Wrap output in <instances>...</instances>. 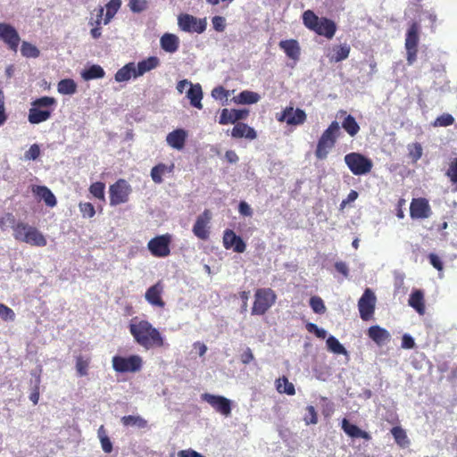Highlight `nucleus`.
I'll list each match as a JSON object with an SVG mask.
<instances>
[{
	"mask_svg": "<svg viewBox=\"0 0 457 457\" xmlns=\"http://www.w3.org/2000/svg\"><path fill=\"white\" fill-rule=\"evenodd\" d=\"M129 330L134 341L145 350L162 347L164 345L163 337L148 320L137 317L132 318L129 324Z\"/></svg>",
	"mask_w": 457,
	"mask_h": 457,
	"instance_id": "obj_1",
	"label": "nucleus"
},
{
	"mask_svg": "<svg viewBox=\"0 0 457 457\" xmlns=\"http://www.w3.org/2000/svg\"><path fill=\"white\" fill-rule=\"evenodd\" d=\"M303 22L306 28L327 38H332L336 33L337 27L333 21L325 17L319 18L312 10L303 13Z\"/></svg>",
	"mask_w": 457,
	"mask_h": 457,
	"instance_id": "obj_2",
	"label": "nucleus"
},
{
	"mask_svg": "<svg viewBox=\"0 0 457 457\" xmlns=\"http://www.w3.org/2000/svg\"><path fill=\"white\" fill-rule=\"evenodd\" d=\"M12 235L17 241L32 246L43 247L47 244L46 238L37 228L23 221L17 223L15 233Z\"/></svg>",
	"mask_w": 457,
	"mask_h": 457,
	"instance_id": "obj_3",
	"label": "nucleus"
},
{
	"mask_svg": "<svg viewBox=\"0 0 457 457\" xmlns=\"http://www.w3.org/2000/svg\"><path fill=\"white\" fill-rule=\"evenodd\" d=\"M340 131V126L337 121H333L320 137L315 151L316 157L323 160L328 156L330 149L335 145L337 137Z\"/></svg>",
	"mask_w": 457,
	"mask_h": 457,
	"instance_id": "obj_4",
	"label": "nucleus"
},
{
	"mask_svg": "<svg viewBox=\"0 0 457 457\" xmlns=\"http://www.w3.org/2000/svg\"><path fill=\"white\" fill-rule=\"evenodd\" d=\"M345 162L356 176L369 173L373 166L370 159L359 153H350L345 156Z\"/></svg>",
	"mask_w": 457,
	"mask_h": 457,
	"instance_id": "obj_5",
	"label": "nucleus"
},
{
	"mask_svg": "<svg viewBox=\"0 0 457 457\" xmlns=\"http://www.w3.org/2000/svg\"><path fill=\"white\" fill-rule=\"evenodd\" d=\"M420 31V28L417 22H412L406 31L404 45L407 53L406 59L409 65L413 64L417 58Z\"/></svg>",
	"mask_w": 457,
	"mask_h": 457,
	"instance_id": "obj_6",
	"label": "nucleus"
},
{
	"mask_svg": "<svg viewBox=\"0 0 457 457\" xmlns=\"http://www.w3.org/2000/svg\"><path fill=\"white\" fill-rule=\"evenodd\" d=\"M254 296L253 315H263L276 301V295L270 288H260L255 292Z\"/></svg>",
	"mask_w": 457,
	"mask_h": 457,
	"instance_id": "obj_7",
	"label": "nucleus"
},
{
	"mask_svg": "<svg viewBox=\"0 0 457 457\" xmlns=\"http://www.w3.org/2000/svg\"><path fill=\"white\" fill-rule=\"evenodd\" d=\"M112 362L113 370L120 373L137 372L143 365L142 358L137 354L129 357L116 355L112 357Z\"/></svg>",
	"mask_w": 457,
	"mask_h": 457,
	"instance_id": "obj_8",
	"label": "nucleus"
},
{
	"mask_svg": "<svg viewBox=\"0 0 457 457\" xmlns=\"http://www.w3.org/2000/svg\"><path fill=\"white\" fill-rule=\"evenodd\" d=\"M179 28L188 33L201 34L206 29V19H199L187 13H181L178 16Z\"/></svg>",
	"mask_w": 457,
	"mask_h": 457,
	"instance_id": "obj_9",
	"label": "nucleus"
},
{
	"mask_svg": "<svg viewBox=\"0 0 457 457\" xmlns=\"http://www.w3.org/2000/svg\"><path fill=\"white\" fill-rule=\"evenodd\" d=\"M131 191L130 185L125 179H119L110 186V204L116 206L128 202Z\"/></svg>",
	"mask_w": 457,
	"mask_h": 457,
	"instance_id": "obj_10",
	"label": "nucleus"
},
{
	"mask_svg": "<svg viewBox=\"0 0 457 457\" xmlns=\"http://www.w3.org/2000/svg\"><path fill=\"white\" fill-rule=\"evenodd\" d=\"M201 398L223 416L228 417L231 414V401L225 396L204 393Z\"/></svg>",
	"mask_w": 457,
	"mask_h": 457,
	"instance_id": "obj_11",
	"label": "nucleus"
},
{
	"mask_svg": "<svg viewBox=\"0 0 457 457\" xmlns=\"http://www.w3.org/2000/svg\"><path fill=\"white\" fill-rule=\"evenodd\" d=\"M170 236L162 235L157 236L152 238L148 244L147 247L150 253L155 257H166L170 254Z\"/></svg>",
	"mask_w": 457,
	"mask_h": 457,
	"instance_id": "obj_12",
	"label": "nucleus"
},
{
	"mask_svg": "<svg viewBox=\"0 0 457 457\" xmlns=\"http://www.w3.org/2000/svg\"><path fill=\"white\" fill-rule=\"evenodd\" d=\"M375 304L376 296L374 293L370 288H366L358 302L360 316L363 320H370V317L373 315Z\"/></svg>",
	"mask_w": 457,
	"mask_h": 457,
	"instance_id": "obj_13",
	"label": "nucleus"
},
{
	"mask_svg": "<svg viewBox=\"0 0 457 457\" xmlns=\"http://www.w3.org/2000/svg\"><path fill=\"white\" fill-rule=\"evenodd\" d=\"M278 120L293 126L302 125L306 120V113L300 108L294 109L292 106H288L278 116Z\"/></svg>",
	"mask_w": 457,
	"mask_h": 457,
	"instance_id": "obj_14",
	"label": "nucleus"
},
{
	"mask_svg": "<svg viewBox=\"0 0 457 457\" xmlns=\"http://www.w3.org/2000/svg\"><path fill=\"white\" fill-rule=\"evenodd\" d=\"M0 39L8 45L11 50L17 51L21 38L14 27L8 23L1 22Z\"/></svg>",
	"mask_w": 457,
	"mask_h": 457,
	"instance_id": "obj_15",
	"label": "nucleus"
},
{
	"mask_svg": "<svg viewBox=\"0 0 457 457\" xmlns=\"http://www.w3.org/2000/svg\"><path fill=\"white\" fill-rule=\"evenodd\" d=\"M248 110L246 109H222L219 118V123L221 125L237 124L240 120H245L248 116Z\"/></svg>",
	"mask_w": 457,
	"mask_h": 457,
	"instance_id": "obj_16",
	"label": "nucleus"
},
{
	"mask_svg": "<svg viewBox=\"0 0 457 457\" xmlns=\"http://www.w3.org/2000/svg\"><path fill=\"white\" fill-rule=\"evenodd\" d=\"M222 241L226 249H233L234 252L238 253H244L245 251V243L231 229H226L224 231Z\"/></svg>",
	"mask_w": 457,
	"mask_h": 457,
	"instance_id": "obj_17",
	"label": "nucleus"
},
{
	"mask_svg": "<svg viewBox=\"0 0 457 457\" xmlns=\"http://www.w3.org/2000/svg\"><path fill=\"white\" fill-rule=\"evenodd\" d=\"M164 287L161 281H158L154 285L151 286L145 294V301L152 306L163 308L165 305L164 301L162 298Z\"/></svg>",
	"mask_w": 457,
	"mask_h": 457,
	"instance_id": "obj_18",
	"label": "nucleus"
},
{
	"mask_svg": "<svg viewBox=\"0 0 457 457\" xmlns=\"http://www.w3.org/2000/svg\"><path fill=\"white\" fill-rule=\"evenodd\" d=\"M430 206L425 198L413 199L410 206V213L413 219H426L430 216Z\"/></svg>",
	"mask_w": 457,
	"mask_h": 457,
	"instance_id": "obj_19",
	"label": "nucleus"
},
{
	"mask_svg": "<svg viewBox=\"0 0 457 457\" xmlns=\"http://www.w3.org/2000/svg\"><path fill=\"white\" fill-rule=\"evenodd\" d=\"M211 220V213L208 210H205L201 215H199L193 226V233L195 237L200 239L205 240L209 237V231L207 225Z\"/></svg>",
	"mask_w": 457,
	"mask_h": 457,
	"instance_id": "obj_20",
	"label": "nucleus"
},
{
	"mask_svg": "<svg viewBox=\"0 0 457 457\" xmlns=\"http://www.w3.org/2000/svg\"><path fill=\"white\" fill-rule=\"evenodd\" d=\"M187 136L184 129H176L166 136V142L171 148L180 151L185 146Z\"/></svg>",
	"mask_w": 457,
	"mask_h": 457,
	"instance_id": "obj_21",
	"label": "nucleus"
},
{
	"mask_svg": "<svg viewBox=\"0 0 457 457\" xmlns=\"http://www.w3.org/2000/svg\"><path fill=\"white\" fill-rule=\"evenodd\" d=\"M367 334L369 337L379 346L386 345L391 339L390 333L378 325L371 326L368 329Z\"/></svg>",
	"mask_w": 457,
	"mask_h": 457,
	"instance_id": "obj_22",
	"label": "nucleus"
},
{
	"mask_svg": "<svg viewBox=\"0 0 457 457\" xmlns=\"http://www.w3.org/2000/svg\"><path fill=\"white\" fill-rule=\"evenodd\" d=\"M278 46L284 51V53L288 58L294 61L299 60L301 54V48L299 43L296 40H281Z\"/></svg>",
	"mask_w": 457,
	"mask_h": 457,
	"instance_id": "obj_23",
	"label": "nucleus"
},
{
	"mask_svg": "<svg viewBox=\"0 0 457 457\" xmlns=\"http://www.w3.org/2000/svg\"><path fill=\"white\" fill-rule=\"evenodd\" d=\"M231 137L235 138L245 137L249 140H253L257 137L255 129L245 123H237L231 130Z\"/></svg>",
	"mask_w": 457,
	"mask_h": 457,
	"instance_id": "obj_24",
	"label": "nucleus"
},
{
	"mask_svg": "<svg viewBox=\"0 0 457 457\" xmlns=\"http://www.w3.org/2000/svg\"><path fill=\"white\" fill-rule=\"evenodd\" d=\"M162 49L169 54H174L179 47V38L172 33H164L160 38Z\"/></svg>",
	"mask_w": 457,
	"mask_h": 457,
	"instance_id": "obj_25",
	"label": "nucleus"
},
{
	"mask_svg": "<svg viewBox=\"0 0 457 457\" xmlns=\"http://www.w3.org/2000/svg\"><path fill=\"white\" fill-rule=\"evenodd\" d=\"M159 63L160 61L156 56H150L140 61L137 66L135 65V78L143 76L145 72L155 69L158 67Z\"/></svg>",
	"mask_w": 457,
	"mask_h": 457,
	"instance_id": "obj_26",
	"label": "nucleus"
},
{
	"mask_svg": "<svg viewBox=\"0 0 457 457\" xmlns=\"http://www.w3.org/2000/svg\"><path fill=\"white\" fill-rule=\"evenodd\" d=\"M32 192L40 200H43L47 206L54 207L56 205V198L49 188L45 186H33Z\"/></svg>",
	"mask_w": 457,
	"mask_h": 457,
	"instance_id": "obj_27",
	"label": "nucleus"
},
{
	"mask_svg": "<svg viewBox=\"0 0 457 457\" xmlns=\"http://www.w3.org/2000/svg\"><path fill=\"white\" fill-rule=\"evenodd\" d=\"M342 429L350 437L363 438L365 440L370 439V436L366 431H363L356 425L350 423L346 419L342 420Z\"/></svg>",
	"mask_w": 457,
	"mask_h": 457,
	"instance_id": "obj_28",
	"label": "nucleus"
},
{
	"mask_svg": "<svg viewBox=\"0 0 457 457\" xmlns=\"http://www.w3.org/2000/svg\"><path fill=\"white\" fill-rule=\"evenodd\" d=\"M408 303L420 315L425 313L424 294L420 289H415L411 292Z\"/></svg>",
	"mask_w": 457,
	"mask_h": 457,
	"instance_id": "obj_29",
	"label": "nucleus"
},
{
	"mask_svg": "<svg viewBox=\"0 0 457 457\" xmlns=\"http://www.w3.org/2000/svg\"><path fill=\"white\" fill-rule=\"evenodd\" d=\"M187 96L190 100V104L197 108L202 109V99H203V90L200 84H192L190 85L189 89L187 92Z\"/></svg>",
	"mask_w": 457,
	"mask_h": 457,
	"instance_id": "obj_30",
	"label": "nucleus"
},
{
	"mask_svg": "<svg viewBox=\"0 0 457 457\" xmlns=\"http://www.w3.org/2000/svg\"><path fill=\"white\" fill-rule=\"evenodd\" d=\"M174 170V164L166 165L164 163H159L152 168L151 170V178L153 181L156 184H161L163 179L162 176L166 174H170Z\"/></svg>",
	"mask_w": 457,
	"mask_h": 457,
	"instance_id": "obj_31",
	"label": "nucleus"
},
{
	"mask_svg": "<svg viewBox=\"0 0 457 457\" xmlns=\"http://www.w3.org/2000/svg\"><path fill=\"white\" fill-rule=\"evenodd\" d=\"M51 116V112L48 110H41L37 107L32 106L29 112L28 120L31 124H38L47 120Z\"/></svg>",
	"mask_w": 457,
	"mask_h": 457,
	"instance_id": "obj_32",
	"label": "nucleus"
},
{
	"mask_svg": "<svg viewBox=\"0 0 457 457\" xmlns=\"http://www.w3.org/2000/svg\"><path fill=\"white\" fill-rule=\"evenodd\" d=\"M105 75L104 69L97 64H93L81 71V77L84 80H92L102 79Z\"/></svg>",
	"mask_w": 457,
	"mask_h": 457,
	"instance_id": "obj_33",
	"label": "nucleus"
},
{
	"mask_svg": "<svg viewBox=\"0 0 457 457\" xmlns=\"http://www.w3.org/2000/svg\"><path fill=\"white\" fill-rule=\"evenodd\" d=\"M260 96L253 91L245 90L238 94L235 98V103L238 104H253L259 102Z\"/></svg>",
	"mask_w": 457,
	"mask_h": 457,
	"instance_id": "obj_34",
	"label": "nucleus"
},
{
	"mask_svg": "<svg viewBox=\"0 0 457 457\" xmlns=\"http://www.w3.org/2000/svg\"><path fill=\"white\" fill-rule=\"evenodd\" d=\"M131 77L135 78V63L129 62L120 69L115 74L117 82L128 81Z\"/></svg>",
	"mask_w": 457,
	"mask_h": 457,
	"instance_id": "obj_35",
	"label": "nucleus"
},
{
	"mask_svg": "<svg viewBox=\"0 0 457 457\" xmlns=\"http://www.w3.org/2000/svg\"><path fill=\"white\" fill-rule=\"evenodd\" d=\"M121 6V0H110L106 5V12L104 18V24L107 25L113 19L117 12L120 10Z\"/></svg>",
	"mask_w": 457,
	"mask_h": 457,
	"instance_id": "obj_36",
	"label": "nucleus"
},
{
	"mask_svg": "<svg viewBox=\"0 0 457 457\" xmlns=\"http://www.w3.org/2000/svg\"><path fill=\"white\" fill-rule=\"evenodd\" d=\"M391 434L395 441L400 447L405 448L409 446L410 440L408 439L405 430L403 429L401 427H394L391 429Z\"/></svg>",
	"mask_w": 457,
	"mask_h": 457,
	"instance_id": "obj_37",
	"label": "nucleus"
},
{
	"mask_svg": "<svg viewBox=\"0 0 457 457\" xmlns=\"http://www.w3.org/2000/svg\"><path fill=\"white\" fill-rule=\"evenodd\" d=\"M97 437L100 441L102 450L105 453H110L112 451V443L108 436L107 431L104 427L102 425L99 427L97 430Z\"/></svg>",
	"mask_w": 457,
	"mask_h": 457,
	"instance_id": "obj_38",
	"label": "nucleus"
},
{
	"mask_svg": "<svg viewBox=\"0 0 457 457\" xmlns=\"http://www.w3.org/2000/svg\"><path fill=\"white\" fill-rule=\"evenodd\" d=\"M276 388L278 393L286 394L287 395H294L295 394V386L289 382L287 378L282 377L276 380Z\"/></svg>",
	"mask_w": 457,
	"mask_h": 457,
	"instance_id": "obj_39",
	"label": "nucleus"
},
{
	"mask_svg": "<svg viewBox=\"0 0 457 457\" xmlns=\"http://www.w3.org/2000/svg\"><path fill=\"white\" fill-rule=\"evenodd\" d=\"M334 54L330 57L331 61L339 62L348 58L350 54V46L343 44L333 48Z\"/></svg>",
	"mask_w": 457,
	"mask_h": 457,
	"instance_id": "obj_40",
	"label": "nucleus"
},
{
	"mask_svg": "<svg viewBox=\"0 0 457 457\" xmlns=\"http://www.w3.org/2000/svg\"><path fill=\"white\" fill-rule=\"evenodd\" d=\"M121 423L126 427H137L143 428L146 426L147 422L140 416L128 415L121 418Z\"/></svg>",
	"mask_w": 457,
	"mask_h": 457,
	"instance_id": "obj_41",
	"label": "nucleus"
},
{
	"mask_svg": "<svg viewBox=\"0 0 457 457\" xmlns=\"http://www.w3.org/2000/svg\"><path fill=\"white\" fill-rule=\"evenodd\" d=\"M326 344H327L328 349L331 353H336V354H347L346 349L334 336H329L327 338Z\"/></svg>",
	"mask_w": 457,
	"mask_h": 457,
	"instance_id": "obj_42",
	"label": "nucleus"
},
{
	"mask_svg": "<svg viewBox=\"0 0 457 457\" xmlns=\"http://www.w3.org/2000/svg\"><path fill=\"white\" fill-rule=\"evenodd\" d=\"M77 85L73 79H65L58 83V92L62 95H73L76 92Z\"/></svg>",
	"mask_w": 457,
	"mask_h": 457,
	"instance_id": "obj_43",
	"label": "nucleus"
},
{
	"mask_svg": "<svg viewBox=\"0 0 457 457\" xmlns=\"http://www.w3.org/2000/svg\"><path fill=\"white\" fill-rule=\"evenodd\" d=\"M342 127L351 137H354L360 130L358 123L352 115H347L345 118Z\"/></svg>",
	"mask_w": 457,
	"mask_h": 457,
	"instance_id": "obj_44",
	"label": "nucleus"
},
{
	"mask_svg": "<svg viewBox=\"0 0 457 457\" xmlns=\"http://www.w3.org/2000/svg\"><path fill=\"white\" fill-rule=\"evenodd\" d=\"M19 221L16 220L15 217L12 213H5L0 217V228L4 231L9 228H12L15 233V227Z\"/></svg>",
	"mask_w": 457,
	"mask_h": 457,
	"instance_id": "obj_45",
	"label": "nucleus"
},
{
	"mask_svg": "<svg viewBox=\"0 0 457 457\" xmlns=\"http://www.w3.org/2000/svg\"><path fill=\"white\" fill-rule=\"evenodd\" d=\"M408 155L412 162L419 161L423 154V148L420 143H412L407 145Z\"/></svg>",
	"mask_w": 457,
	"mask_h": 457,
	"instance_id": "obj_46",
	"label": "nucleus"
},
{
	"mask_svg": "<svg viewBox=\"0 0 457 457\" xmlns=\"http://www.w3.org/2000/svg\"><path fill=\"white\" fill-rule=\"evenodd\" d=\"M23 56L29 58H36L39 55V50L30 43L23 42L21 48Z\"/></svg>",
	"mask_w": 457,
	"mask_h": 457,
	"instance_id": "obj_47",
	"label": "nucleus"
},
{
	"mask_svg": "<svg viewBox=\"0 0 457 457\" xmlns=\"http://www.w3.org/2000/svg\"><path fill=\"white\" fill-rule=\"evenodd\" d=\"M310 306L315 313L322 314L326 312V306L323 300L319 296H312Z\"/></svg>",
	"mask_w": 457,
	"mask_h": 457,
	"instance_id": "obj_48",
	"label": "nucleus"
},
{
	"mask_svg": "<svg viewBox=\"0 0 457 457\" xmlns=\"http://www.w3.org/2000/svg\"><path fill=\"white\" fill-rule=\"evenodd\" d=\"M128 5L132 12L139 13L147 9L148 1L147 0H129Z\"/></svg>",
	"mask_w": 457,
	"mask_h": 457,
	"instance_id": "obj_49",
	"label": "nucleus"
},
{
	"mask_svg": "<svg viewBox=\"0 0 457 457\" xmlns=\"http://www.w3.org/2000/svg\"><path fill=\"white\" fill-rule=\"evenodd\" d=\"M105 185L103 182H95L89 187V192L96 198L104 200Z\"/></svg>",
	"mask_w": 457,
	"mask_h": 457,
	"instance_id": "obj_50",
	"label": "nucleus"
},
{
	"mask_svg": "<svg viewBox=\"0 0 457 457\" xmlns=\"http://www.w3.org/2000/svg\"><path fill=\"white\" fill-rule=\"evenodd\" d=\"M454 122V118L449 113H444L437 117L433 122L434 127H447Z\"/></svg>",
	"mask_w": 457,
	"mask_h": 457,
	"instance_id": "obj_51",
	"label": "nucleus"
},
{
	"mask_svg": "<svg viewBox=\"0 0 457 457\" xmlns=\"http://www.w3.org/2000/svg\"><path fill=\"white\" fill-rule=\"evenodd\" d=\"M0 319L4 321H13L15 313L11 308L0 303Z\"/></svg>",
	"mask_w": 457,
	"mask_h": 457,
	"instance_id": "obj_52",
	"label": "nucleus"
},
{
	"mask_svg": "<svg viewBox=\"0 0 457 457\" xmlns=\"http://www.w3.org/2000/svg\"><path fill=\"white\" fill-rule=\"evenodd\" d=\"M79 208L84 218H92L96 214L95 207L91 203H80Z\"/></svg>",
	"mask_w": 457,
	"mask_h": 457,
	"instance_id": "obj_53",
	"label": "nucleus"
},
{
	"mask_svg": "<svg viewBox=\"0 0 457 457\" xmlns=\"http://www.w3.org/2000/svg\"><path fill=\"white\" fill-rule=\"evenodd\" d=\"M303 420L306 425L316 424L318 422L317 412L313 406H307Z\"/></svg>",
	"mask_w": 457,
	"mask_h": 457,
	"instance_id": "obj_54",
	"label": "nucleus"
},
{
	"mask_svg": "<svg viewBox=\"0 0 457 457\" xmlns=\"http://www.w3.org/2000/svg\"><path fill=\"white\" fill-rule=\"evenodd\" d=\"M306 329L308 330V332L315 334V336L319 338L324 339L327 337V331L324 328H319L314 323H307Z\"/></svg>",
	"mask_w": 457,
	"mask_h": 457,
	"instance_id": "obj_55",
	"label": "nucleus"
},
{
	"mask_svg": "<svg viewBox=\"0 0 457 457\" xmlns=\"http://www.w3.org/2000/svg\"><path fill=\"white\" fill-rule=\"evenodd\" d=\"M55 104V99L50 96H43L36 99L32 105L37 108L51 106Z\"/></svg>",
	"mask_w": 457,
	"mask_h": 457,
	"instance_id": "obj_56",
	"label": "nucleus"
},
{
	"mask_svg": "<svg viewBox=\"0 0 457 457\" xmlns=\"http://www.w3.org/2000/svg\"><path fill=\"white\" fill-rule=\"evenodd\" d=\"M40 154V148L39 145L37 144L32 145L28 151L24 154V159L30 161V160H36Z\"/></svg>",
	"mask_w": 457,
	"mask_h": 457,
	"instance_id": "obj_57",
	"label": "nucleus"
},
{
	"mask_svg": "<svg viewBox=\"0 0 457 457\" xmlns=\"http://www.w3.org/2000/svg\"><path fill=\"white\" fill-rule=\"evenodd\" d=\"M446 175L453 183H457V158L451 162Z\"/></svg>",
	"mask_w": 457,
	"mask_h": 457,
	"instance_id": "obj_58",
	"label": "nucleus"
},
{
	"mask_svg": "<svg viewBox=\"0 0 457 457\" xmlns=\"http://www.w3.org/2000/svg\"><path fill=\"white\" fill-rule=\"evenodd\" d=\"M88 362L81 357L77 358L76 369L79 376H86L87 373Z\"/></svg>",
	"mask_w": 457,
	"mask_h": 457,
	"instance_id": "obj_59",
	"label": "nucleus"
},
{
	"mask_svg": "<svg viewBox=\"0 0 457 457\" xmlns=\"http://www.w3.org/2000/svg\"><path fill=\"white\" fill-rule=\"evenodd\" d=\"M213 29L216 31L222 32L225 29V19L221 16H214L212 20Z\"/></svg>",
	"mask_w": 457,
	"mask_h": 457,
	"instance_id": "obj_60",
	"label": "nucleus"
},
{
	"mask_svg": "<svg viewBox=\"0 0 457 457\" xmlns=\"http://www.w3.org/2000/svg\"><path fill=\"white\" fill-rule=\"evenodd\" d=\"M212 96L214 99L222 100L228 96V92L223 87H216L212 90Z\"/></svg>",
	"mask_w": 457,
	"mask_h": 457,
	"instance_id": "obj_61",
	"label": "nucleus"
},
{
	"mask_svg": "<svg viewBox=\"0 0 457 457\" xmlns=\"http://www.w3.org/2000/svg\"><path fill=\"white\" fill-rule=\"evenodd\" d=\"M429 262L430 264L436 269L438 271L443 270V262L441 261L440 257L437 256L435 253H430L428 255Z\"/></svg>",
	"mask_w": 457,
	"mask_h": 457,
	"instance_id": "obj_62",
	"label": "nucleus"
},
{
	"mask_svg": "<svg viewBox=\"0 0 457 457\" xmlns=\"http://www.w3.org/2000/svg\"><path fill=\"white\" fill-rule=\"evenodd\" d=\"M238 212L243 216L251 217L253 215V211L250 205L245 201L239 203Z\"/></svg>",
	"mask_w": 457,
	"mask_h": 457,
	"instance_id": "obj_63",
	"label": "nucleus"
},
{
	"mask_svg": "<svg viewBox=\"0 0 457 457\" xmlns=\"http://www.w3.org/2000/svg\"><path fill=\"white\" fill-rule=\"evenodd\" d=\"M415 345L414 339L411 336L404 334L402 338V347L404 349H411Z\"/></svg>",
	"mask_w": 457,
	"mask_h": 457,
	"instance_id": "obj_64",
	"label": "nucleus"
}]
</instances>
